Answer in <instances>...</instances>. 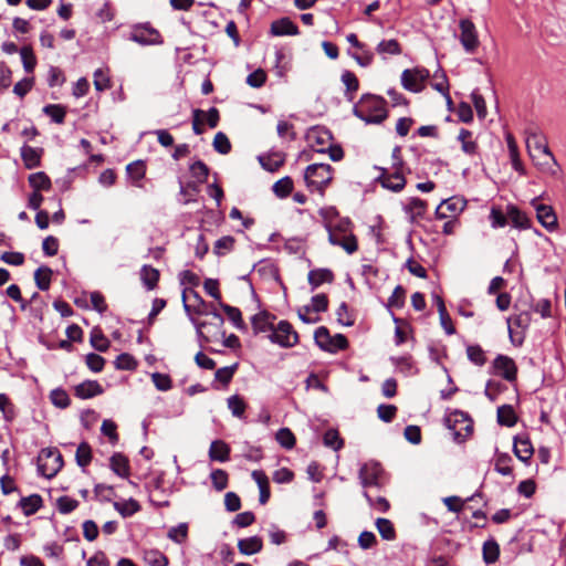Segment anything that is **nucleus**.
I'll list each match as a JSON object with an SVG mask.
<instances>
[{"mask_svg":"<svg viewBox=\"0 0 566 566\" xmlns=\"http://www.w3.org/2000/svg\"><path fill=\"white\" fill-rule=\"evenodd\" d=\"M467 355L469 360L476 366H483L486 363L485 353L480 345H469Z\"/></svg>","mask_w":566,"mask_h":566,"instance_id":"338daca9","label":"nucleus"},{"mask_svg":"<svg viewBox=\"0 0 566 566\" xmlns=\"http://www.w3.org/2000/svg\"><path fill=\"white\" fill-rule=\"evenodd\" d=\"M493 373L509 382L516 381L517 366L513 358L499 354L492 363Z\"/></svg>","mask_w":566,"mask_h":566,"instance_id":"f8f14e48","label":"nucleus"},{"mask_svg":"<svg viewBox=\"0 0 566 566\" xmlns=\"http://www.w3.org/2000/svg\"><path fill=\"white\" fill-rule=\"evenodd\" d=\"M259 161L265 170L270 172L277 171L285 161V157L281 153H272L268 156H260Z\"/></svg>","mask_w":566,"mask_h":566,"instance_id":"f704fd0d","label":"nucleus"},{"mask_svg":"<svg viewBox=\"0 0 566 566\" xmlns=\"http://www.w3.org/2000/svg\"><path fill=\"white\" fill-rule=\"evenodd\" d=\"M538 222L549 232L558 227L557 216L552 206L539 203L535 206Z\"/></svg>","mask_w":566,"mask_h":566,"instance_id":"a211bd4d","label":"nucleus"},{"mask_svg":"<svg viewBox=\"0 0 566 566\" xmlns=\"http://www.w3.org/2000/svg\"><path fill=\"white\" fill-rule=\"evenodd\" d=\"M43 505V500L40 494H31L25 497H21L18 506L22 510L25 516L35 514Z\"/></svg>","mask_w":566,"mask_h":566,"instance_id":"c85d7f7f","label":"nucleus"},{"mask_svg":"<svg viewBox=\"0 0 566 566\" xmlns=\"http://www.w3.org/2000/svg\"><path fill=\"white\" fill-rule=\"evenodd\" d=\"M270 33L274 36L297 35L300 30L290 18L284 17L271 23Z\"/></svg>","mask_w":566,"mask_h":566,"instance_id":"6ab92c4d","label":"nucleus"},{"mask_svg":"<svg viewBox=\"0 0 566 566\" xmlns=\"http://www.w3.org/2000/svg\"><path fill=\"white\" fill-rule=\"evenodd\" d=\"M126 174L128 178L132 180V184L135 187H143V179L146 175V164L144 160H135L126 166Z\"/></svg>","mask_w":566,"mask_h":566,"instance_id":"393cba45","label":"nucleus"},{"mask_svg":"<svg viewBox=\"0 0 566 566\" xmlns=\"http://www.w3.org/2000/svg\"><path fill=\"white\" fill-rule=\"evenodd\" d=\"M159 276V271L151 265H143L140 269V280L148 291L157 287Z\"/></svg>","mask_w":566,"mask_h":566,"instance_id":"72a5a7b5","label":"nucleus"},{"mask_svg":"<svg viewBox=\"0 0 566 566\" xmlns=\"http://www.w3.org/2000/svg\"><path fill=\"white\" fill-rule=\"evenodd\" d=\"M269 339L279 344L281 347L291 348L298 343V334L287 321H280L276 326L273 325Z\"/></svg>","mask_w":566,"mask_h":566,"instance_id":"423d86ee","label":"nucleus"},{"mask_svg":"<svg viewBox=\"0 0 566 566\" xmlns=\"http://www.w3.org/2000/svg\"><path fill=\"white\" fill-rule=\"evenodd\" d=\"M506 143H507V148H509L510 158H511L513 169L515 171L524 175L525 170H524L523 164L520 159L518 148H517L514 137L511 134L506 135Z\"/></svg>","mask_w":566,"mask_h":566,"instance_id":"c9c22d12","label":"nucleus"},{"mask_svg":"<svg viewBox=\"0 0 566 566\" xmlns=\"http://www.w3.org/2000/svg\"><path fill=\"white\" fill-rule=\"evenodd\" d=\"M41 153L42 149L34 148L28 145H23L21 147V157L24 163L25 168L33 169L40 166L41 164Z\"/></svg>","mask_w":566,"mask_h":566,"instance_id":"7c9ffc66","label":"nucleus"},{"mask_svg":"<svg viewBox=\"0 0 566 566\" xmlns=\"http://www.w3.org/2000/svg\"><path fill=\"white\" fill-rule=\"evenodd\" d=\"M403 211L408 214L410 222L422 218L427 211V202L420 198H410L409 202L403 206Z\"/></svg>","mask_w":566,"mask_h":566,"instance_id":"cd10ccee","label":"nucleus"},{"mask_svg":"<svg viewBox=\"0 0 566 566\" xmlns=\"http://www.w3.org/2000/svg\"><path fill=\"white\" fill-rule=\"evenodd\" d=\"M376 51L378 54L382 55L384 57L387 54L399 55L402 52L401 45L396 39L380 41L376 46Z\"/></svg>","mask_w":566,"mask_h":566,"instance_id":"79ce46f5","label":"nucleus"},{"mask_svg":"<svg viewBox=\"0 0 566 566\" xmlns=\"http://www.w3.org/2000/svg\"><path fill=\"white\" fill-rule=\"evenodd\" d=\"M497 422L505 427H513L516 424L517 417L511 405H503L497 408Z\"/></svg>","mask_w":566,"mask_h":566,"instance_id":"4c0bfd02","label":"nucleus"},{"mask_svg":"<svg viewBox=\"0 0 566 566\" xmlns=\"http://www.w3.org/2000/svg\"><path fill=\"white\" fill-rule=\"evenodd\" d=\"M228 408L231 410L232 415L237 418L242 419L244 417V412L247 409V403L242 397L239 395L230 396L227 399Z\"/></svg>","mask_w":566,"mask_h":566,"instance_id":"864d4df0","label":"nucleus"},{"mask_svg":"<svg viewBox=\"0 0 566 566\" xmlns=\"http://www.w3.org/2000/svg\"><path fill=\"white\" fill-rule=\"evenodd\" d=\"M238 367L239 363H234L231 366L218 368L214 373L216 380L227 386L232 380Z\"/></svg>","mask_w":566,"mask_h":566,"instance_id":"69168bd1","label":"nucleus"},{"mask_svg":"<svg viewBox=\"0 0 566 566\" xmlns=\"http://www.w3.org/2000/svg\"><path fill=\"white\" fill-rule=\"evenodd\" d=\"M145 562L148 566H168V557L158 549H150L145 553Z\"/></svg>","mask_w":566,"mask_h":566,"instance_id":"13d9d810","label":"nucleus"},{"mask_svg":"<svg viewBox=\"0 0 566 566\" xmlns=\"http://www.w3.org/2000/svg\"><path fill=\"white\" fill-rule=\"evenodd\" d=\"M263 548L262 538L259 536H251L248 538L239 539L238 549L243 555H253L261 552Z\"/></svg>","mask_w":566,"mask_h":566,"instance_id":"2f4dec72","label":"nucleus"},{"mask_svg":"<svg viewBox=\"0 0 566 566\" xmlns=\"http://www.w3.org/2000/svg\"><path fill=\"white\" fill-rule=\"evenodd\" d=\"M167 537L176 544H184L188 538V524L179 523L170 527Z\"/></svg>","mask_w":566,"mask_h":566,"instance_id":"8fccbe9b","label":"nucleus"},{"mask_svg":"<svg viewBox=\"0 0 566 566\" xmlns=\"http://www.w3.org/2000/svg\"><path fill=\"white\" fill-rule=\"evenodd\" d=\"M112 471L120 478H128L130 473L129 461L126 455L120 452L114 453L109 459Z\"/></svg>","mask_w":566,"mask_h":566,"instance_id":"bb28decb","label":"nucleus"},{"mask_svg":"<svg viewBox=\"0 0 566 566\" xmlns=\"http://www.w3.org/2000/svg\"><path fill=\"white\" fill-rule=\"evenodd\" d=\"M334 279L335 276L332 270L326 268L311 270L307 275L311 291H315L323 283H333Z\"/></svg>","mask_w":566,"mask_h":566,"instance_id":"4be33fe9","label":"nucleus"},{"mask_svg":"<svg viewBox=\"0 0 566 566\" xmlns=\"http://www.w3.org/2000/svg\"><path fill=\"white\" fill-rule=\"evenodd\" d=\"M457 139L461 144V150L465 155L470 157L479 155V145L471 130L461 128Z\"/></svg>","mask_w":566,"mask_h":566,"instance_id":"aec40b11","label":"nucleus"},{"mask_svg":"<svg viewBox=\"0 0 566 566\" xmlns=\"http://www.w3.org/2000/svg\"><path fill=\"white\" fill-rule=\"evenodd\" d=\"M512 461L513 459L509 453H497L494 470L503 476H510L513 474Z\"/></svg>","mask_w":566,"mask_h":566,"instance_id":"ea45409f","label":"nucleus"},{"mask_svg":"<svg viewBox=\"0 0 566 566\" xmlns=\"http://www.w3.org/2000/svg\"><path fill=\"white\" fill-rule=\"evenodd\" d=\"M90 343L96 350L101 353L106 352L109 347V340L98 328H95L91 332Z\"/></svg>","mask_w":566,"mask_h":566,"instance_id":"052dcab7","label":"nucleus"},{"mask_svg":"<svg viewBox=\"0 0 566 566\" xmlns=\"http://www.w3.org/2000/svg\"><path fill=\"white\" fill-rule=\"evenodd\" d=\"M326 230L328 231V241L333 245L342 247L348 254H353L358 249L357 239L353 233L338 234L335 230H332V226L326 223Z\"/></svg>","mask_w":566,"mask_h":566,"instance_id":"4468645a","label":"nucleus"},{"mask_svg":"<svg viewBox=\"0 0 566 566\" xmlns=\"http://www.w3.org/2000/svg\"><path fill=\"white\" fill-rule=\"evenodd\" d=\"M272 190L277 198H286L293 190V180L291 177L285 176L280 180L275 181Z\"/></svg>","mask_w":566,"mask_h":566,"instance_id":"49530a36","label":"nucleus"},{"mask_svg":"<svg viewBox=\"0 0 566 566\" xmlns=\"http://www.w3.org/2000/svg\"><path fill=\"white\" fill-rule=\"evenodd\" d=\"M465 207L467 200L464 198L452 196L441 201L437 207L434 214L437 219L455 218L465 209Z\"/></svg>","mask_w":566,"mask_h":566,"instance_id":"9b49d317","label":"nucleus"},{"mask_svg":"<svg viewBox=\"0 0 566 566\" xmlns=\"http://www.w3.org/2000/svg\"><path fill=\"white\" fill-rule=\"evenodd\" d=\"M446 427L452 431L453 440L458 443L464 442L473 432V421L468 412L454 410L444 418Z\"/></svg>","mask_w":566,"mask_h":566,"instance_id":"7ed1b4c3","label":"nucleus"},{"mask_svg":"<svg viewBox=\"0 0 566 566\" xmlns=\"http://www.w3.org/2000/svg\"><path fill=\"white\" fill-rule=\"evenodd\" d=\"M327 308H328V297L324 293L316 294V295L312 296L311 305H305L304 306V311L305 312L313 311V312H316V313L326 312Z\"/></svg>","mask_w":566,"mask_h":566,"instance_id":"6e6d98bb","label":"nucleus"},{"mask_svg":"<svg viewBox=\"0 0 566 566\" xmlns=\"http://www.w3.org/2000/svg\"><path fill=\"white\" fill-rule=\"evenodd\" d=\"M114 509L123 516V517H129L137 513L140 510L139 503L134 500L129 499L124 502H114Z\"/></svg>","mask_w":566,"mask_h":566,"instance_id":"a18cd8bd","label":"nucleus"},{"mask_svg":"<svg viewBox=\"0 0 566 566\" xmlns=\"http://www.w3.org/2000/svg\"><path fill=\"white\" fill-rule=\"evenodd\" d=\"M506 213L514 228L520 230L531 228V219L524 211L520 210L516 206L509 205L506 208Z\"/></svg>","mask_w":566,"mask_h":566,"instance_id":"5701e85b","label":"nucleus"},{"mask_svg":"<svg viewBox=\"0 0 566 566\" xmlns=\"http://www.w3.org/2000/svg\"><path fill=\"white\" fill-rule=\"evenodd\" d=\"M315 344L323 349L328 352L331 349L332 335L327 327L319 326L314 333Z\"/></svg>","mask_w":566,"mask_h":566,"instance_id":"5fc2aeb1","label":"nucleus"},{"mask_svg":"<svg viewBox=\"0 0 566 566\" xmlns=\"http://www.w3.org/2000/svg\"><path fill=\"white\" fill-rule=\"evenodd\" d=\"M428 77L429 71L426 69H407L401 74V85L407 91L419 93L423 90V83Z\"/></svg>","mask_w":566,"mask_h":566,"instance_id":"1a4fd4ad","label":"nucleus"},{"mask_svg":"<svg viewBox=\"0 0 566 566\" xmlns=\"http://www.w3.org/2000/svg\"><path fill=\"white\" fill-rule=\"evenodd\" d=\"M43 113L48 115L52 122L63 124L66 116V109L61 104H49L43 107Z\"/></svg>","mask_w":566,"mask_h":566,"instance_id":"de8ad7c7","label":"nucleus"},{"mask_svg":"<svg viewBox=\"0 0 566 566\" xmlns=\"http://www.w3.org/2000/svg\"><path fill=\"white\" fill-rule=\"evenodd\" d=\"M52 405L57 408L65 409L71 405V399L67 392L62 388H55L50 394Z\"/></svg>","mask_w":566,"mask_h":566,"instance_id":"680f3d73","label":"nucleus"},{"mask_svg":"<svg viewBox=\"0 0 566 566\" xmlns=\"http://www.w3.org/2000/svg\"><path fill=\"white\" fill-rule=\"evenodd\" d=\"M75 396L80 399H90L104 392L103 387L96 380H85L74 388Z\"/></svg>","mask_w":566,"mask_h":566,"instance_id":"412c9836","label":"nucleus"},{"mask_svg":"<svg viewBox=\"0 0 566 566\" xmlns=\"http://www.w3.org/2000/svg\"><path fill=\"white\" fill-rule=\"evenodd\" d=\"M342 82L346 86V97L352 102L354 99V93L359 88L358 78L353 72L344 71L342 74Z\"/></svg>","mask_w":566,"mask_h":566,"instance_id":"37998d69","label":"nucleus"},{"mask_svg":"<svg viewBox=\"0 0 566 566\" xmlns=\"http://www.w3.org/2000/svg\"><path fill=\"white\" fill-rule=\"evenodd\" d=\"M506 322H507V329H509L510 338L513 344H515L513 328L521 329V337L517 342V345H521L524 339V333L528 328V326L531 325V322H532L531 313L527 311L521 312L518 314L510 316Z\"/></svg>","mask_w":566,"mask_h":566,"instance_id":"2eb2a0df","label":"nucleus"},{"mask_svg":"<svg viewBox=\"0 0 566 566\" xmlns=\"http://www.w3.org/2000/svg\"><path fill=\"white\" fill-rule=\"evenodd\" d=\"M304 178L311 190L323 195L333 179V168L328 164H312L307 166Z\"/></svg>","mask_w":566,"mask_h":566,"instance_id":"20e7f679","label":"nucleus"},{"mask_svg":"<svg viewBox=\"0 0 566 566\" xmlns=\"http://www.w3.org/2000/svg\"><path fill=\"white\" fill-rule=\"evenodd\" d=\"M220 307L223 310V312L227 314L228 318L232 322L234 327L238 329H245V324L242 318L241 311L238 307L228 305L226 303L220 302Z\"/></svg>","mask_w":566,"mask_h":566,"instance_id":"c03bdc74","label":"nucleus"},{"mask_svg":"<svg viewBox=\"0 0 566 566\" xmlns=\"http://www.w3.org/2000/svg\"><path fill=\"white\" fill-rule=\"evenodd\" d=\"M291 69V57L283 51H275L274 71L276 76L284 77Z\"/></svg>","mask_w":566,"mask_h":566,"instance_id":"58836bf2","label":"nucleus"},{"mask_svg":"<svg viewBox=\"0 0 566 566\" xmlns=\"http://www.w3.org/2000/svg\"><path fill=\"white\" fill-rule=\"evenodd\" d=\"M308 138L315 145L323 147L324 145L329 144V142L332 140L333 137H332V134L329 130L319 128V127H315L310 130Z\"/></svg>","mask_w":566,"mask_h":566,"instance_id":"bf43d9fd","label":"nucleus"},{"mask_svg":"<svg viewBox=\"0 0 566 566\" xmlns=\"http://www.w3.org/2000/svg\"><path fill=\"white\" fill-rule=\"evenodd\" d=\"M75 460L78 467L85 468L92 461V449L87 442L78 444L75 453Z\"/></svg>","mask_w":566,"mask_h":566,"instance_id":"4d7b16f0","label":"nucleus"},{"mask_svg":"<svg viewBox=\"0 0 566 566\" xmlns=\"http://www.w3.org/2000/svg\"><path fill=\"white\" fill-rule=\"evenodd\" d=\"M275 438L280 446L287 450L294 448L296 442L294 433L289 428L279 429Z\"/></svg>","mask_w":566,"mask_h":566,"instance_id":"e2e57ef3","label":"nucleus"},{"mask_svg":"<svg viewBox=\"0 0 566 566\" xmlns=\"http://www.w3.org/2000/svg\"><path fill=\"white\" fill-rule=\"evenodd\" d=\"M526 135V147L528 151H532V149H535L539 154H543L547 159H549L553 164V166L557 167V163L549 150L546 138L543 136V134L535 127H530L525 130Z\"/></svg>","mask_w":566,"mask_h":566,"instance_id":"9d476101","label":"nucleus"},{"mask_svg":"<svg viewBox=\"0 0 566 566\" xmlns=\"http://www.w3.org/2000/svg\"><path fill=\"white\" fill-rule=\"evenodd\" d=\"M376 527L384 539L394 541L396 538V531L390 520L378 517L376 520Z\"/></svg>","mask_w":566,"mask_h":566,"instance_id":"09e8293b","label":"nucleus"},{"mask_svg":"<svg viewBox=\"0 0 566 566\" xmlns=\"http://www.w3.org/2000/svg\"><path fill=\"white\" fill-rule=\"evenodd\" d=\"M128 39L140 45H157L164 42L159 31L149 23L134 25Z\"/></svg>","mask_w":566,"mask_h":566,"instance_id":"0eeeda50","label":"nucleus"},{"mask_svg":"<svg viewBox=\"0 0 566 566\" xmlns=\"http://www.w3.org/2000/svg\"><path fill=\"white\" fill-rule=\"evenodd\" d=\"M385 98L365 94L353 108V114L366 124H381L388 116Z\"/></svg>","mask_w":566,"mask_h":566,"instance_id":"f257e3e1","label":"nucleus"},{"mask_svg":"<svg viewBox=\"0 0 566 566\" xmlns=\"http://www.w3.org/2000/svg\"><path fill=\"white\" fill-rule=\"evenodd\" d=\"M483 560L485 564H494L500 556V546L494 538H490L483 543L482 547Z\"/></svg>","mask_w":566,"mask_h":566,"instance_id":"e433bc0d","label":"nucleus"},{"mask_svg":"<svg viewBox=\"0 0 566 566\" xmlns=\"http://www.w3.org/2000/svg\"><path fill=\"white\" fill-rule=\"evenodd\" d=\"M323 443L334 451H338L344 447V440L340 438L339 432L333 428L324 433Z\"/></svg>","mask_w":566,"mask_h":566,"instance_id":"603ef678","label":"nucleus"},{"mask_svg":"<svg viewBox=\"0 0 566 566\" xmlns=\"http://www.w3.org/2000/svg\"><path fill=\"white\" fill-rule=\"evenodd\" d=\"M189 170L191 176L196 178L199 184H205L210 172L209 167L200 159L192 163L189 166Z\"/></svg>","mask_w":566,"mask_h":566,"instance_id":"3c124183","label":"nucleus"},{"mask_svg":"<svg viewBox=\"0 0 566 566\" xmlns=\"http://www.w3.org/2000/svg\"><path fill=\"white\" fill-rule=\"evenodd\" d=\"M52 270L49 266L42 265L34 272V281L41 291H48L51 284Z\"/></svg>","mask_w":566,"mask_h":566,"instance_id":"a19ab883","label":"nucleus"},{"mask_svg":"<svg viewBox=\"0 0 566 566\" xmlns=\"http://www.w3.org/2000/svg\"><path fill=\"white\" fill-rule=\"evenodd\" d=\"M513 452L520 461L525 464L530 463L534 454V448L527 433H522L514 437Z\"/></svg>","mask_w":566,"mask_h":566,"instance_id":"dca6fc26","label":"nucleus"},{"mask_svg":"<svg viewBox=\"0 0 566 566\" xmlns=\"http://www.w3.org/2000/svg\"><path fill=\"white\" fill-rule=\"evenodd\" d=\"M382 468L379 463H365L359 470L360 483L364 488L379 486Z\"/></svg>","mask_w":566,"mask_h":566,"instance_id":"f3484780","label":"nucleus"},{"mask_svg":"<svg viewBox=\"0 0 566 566\" xmlns=\"http://www.w3.org/2000/svg\"><path fill=\"white\" fill-rule=\"evenodd\" d=\"M212 145L214 150L221 155H227L231 151V143L228 136L222 132L216 134Z\"/></svg>","mask_w":566,"mask_h":566,"instance_id":"774afa93","label":"nucleus"},{"mask_svg":"<svg viewBox=\"0 0 566 566\" xmlns=\"http://www.w3.org/2000/svg\"><path fill=\"white\" fill-rule=\"evenodd\" d=\"M63 467V457L56 448L42 449L38 455V472L40 475L52 479Z\"/></svg>","mask_w":566,"mask_h":566,"instance_id":"39448f33","label":"nucleus"},{"mask_svg":"<svg viewBox=\"0 0 566 566\" xmlns=\"http://www.w3.org/2000/svg\"><path fill=\"white\" fill-rule=\"evenodd\" d=\"M28 181L33 191H49L52 188L50 177L43 171L31 174L28 177Z\"/></svg>","mask_w":566,"mask_h":566,"instance_id":"473e14b6","label":"nucleus"},{"mask_svg":"<svg viewBox=\"0 0 566 566\" xmlns=\"http://www.w3.org/2000/svg\"><path fill=\"white\" fill-rule=\"evenodd\" d=\"M460 28V43L467 53H474L480 45L476 28L470 19H461L459 22Z\"/></svg>","mask_w":566,"mask_h":566,"instance_id":"6e6552de","label":"nucleus"},{"mask_svg":"<svg viewBox=\"0 0 566 566\" xmlns=\"http://www.w3.org/2000/svg\"><path fill=\"white\" fill-rule=\"evenodd\" d=\"M377 169L380 174L376 180L381 185V187L392 192H400L405 188L406 178L399 168L394 169L392 172H389L386 168Z\"/></svg>","mask_w":566,"mask_h":566,"instance_id":"ddd939ff","label":"nucleus"},{"mask_svg":"<svg viewBox=\"0 0 566 566\" xmlns=\"http://www.w3.org/2000/svg\"><path fill=\"white\" fill-rule=\"evenodd\" d=\"M230 447L222 440H214L210 444L209 458L212 461L227 462L230 459Z\"/></svg>","mask_w":566,"mask_h":566,"instance_id":"c756f323","label":"nucleus"},{"mask_svg":"<svg viewBox=\"0 0 566 566\" xmlns=\"http://www.w3.org/2000/svg\"><path fill=\"white\" fill-rule=\"evenodd\" d=\"M251 475L259 486V502L264 505L271 496L269 478L262 470H254Z\"/></svg>","mask_w":566,"mask_h":566,"instance_id":"a878e982","label":"nucleus"},{"mask_svg":"<svg viewBox=\"0 0 566 566\" xmlns=\"http://www.w3.org/2000/svg\"><path fill=\"white\" fill-rule=\"evenodd\" d=\"M275 319V316L270 314L266 311H262L258 314H255L251 318L252 328L255 334L258 333H264L268 331L273 329V321Z\"/></svg>","mask_w":566,"mask_h":566,"instance_id":"b1692460","label":"nucleus"},{"mask_svg":"<svg viewBox=\"0 0 566 566\" xmlns=\"http://www.w3.org/2000/svg\"><path fill=\"white\" fill-rule=\"evenodd\" d=\"M114 364H115L116 369H119V370H134V369H136V367L138 365V363L134 358V356H132L128 353L119 354L116 357Z\"/></svg>","mask_w":566,"mask_h":566,"instance_id":"0e129e2a","label":"nucleus"},{"mask_svg":"<svg viewBox=\"0 0 566 566\" xmlns=\"http://www.w3.org/2000/svg\"><path fill=\"white\" fill-rule=\"evenodd\" d=\"M195 312L200 315H208V312H205L199 307L195 308ZM209 314L212 316L213 322H201L197 325V335L200 340V346L205 343L212 342V339L226 336V332L223 331L224 319L222 315L216 308L209 312Z\"/></svg>","mask_w":566,"mask_h":566,"instance_id":"f03ea898","label":"nucleus"}]
</instances>
